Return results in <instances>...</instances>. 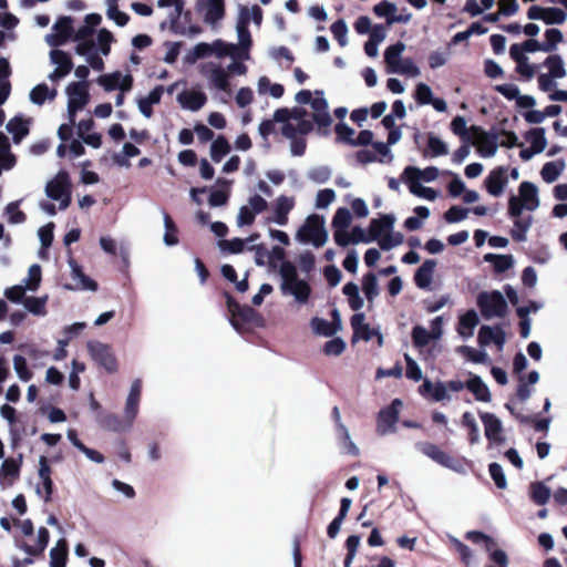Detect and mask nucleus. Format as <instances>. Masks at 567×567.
<instances>
[{
    "label": "nucleus",
    "mask_w": 567,
    "mask_h": 567,
    "mask_svg": "<svg viewBox=\"0 0 567 567\" xmlns=\"http://www.w3.org/2000/svg\"><path fill=\"white\" fill-rule=\"evenodd\" d=\"M141 394H142V380L135 379L131 384V389H130V392H128V395L126 399V404H125V410H124L125 419H127L131 422H133L135 420V417L137 416Z\"/></svg>",
    "instance_id": "412c9836"
},
{
    "label": "nucleus",
    "mask_w": 567,
    "mask_h": 567,
    "mask_svg": "<svg viewBox=\"0 0 567 567\" xmlns=\"http://www.w3.org/2000/svg\"><path fill=\"white\" fill-rule=\"evenodd\" d=\"M56 96V90H49L45 83L35 85L30 92V100L37 105H42L47 99L53 100Z\"/></svg>",
    "instance_id": "a18cd8bd"
},
{
    "label": "nucleus",
    "mask_w": 567,
    "mask_h": 567,
    "mask_svg": "<svg viewBox=\"0 0 567 567\" xmlns=\"http://www.w3.org/2000/svg\"><path fill=\"white\" fill-rule=\"evenodd\" d=\"M477 306L485 319L502 318L507 312V302L497 291H483L477 296Z\"/></svg>",
    "instance_id": "0eeeda50"
},
{
    "label": "nucleus",
    "mask_w": 567,
    "mask_h": 567,
    "mask_svg": "<svg viewBox=\"0 0 567 567\" xmlns=\"http://www.w3.org/2000/svg\"><path fill=\"white\" fill-rule=\"evenodd\" d=\"M395 217L393 215H383L378 219H373L370 224L371 236L379 240L389 230L393 229Z\"/></svg>",
    "instance_id": "72a5a7b5"
},
{
    "label": "nucleus",
    "mask_w": 567,
    "mask_h": 567,
    "mask_svg": "<svg viewBox=\"0 0 567 567\" xmlns=\"http://www.w3.org/2000/svg\"><path fill=\"white\" fill-rule=\"evenodd\" d=\"M352 220L351 213L348 208L340 207L337 209L332 218L333 229H348Z\"/></svg>",
    "instance_id": "13d9d810"
},
{
    "label": "nucleus",
    "mask_w": 567,
    "mask_h": 567,
    "mask_svg": "<svg viewBox=\"0 0 567 567\" xmlns=\"http://www.w3.org/2000/svg\"><path fill=\"white\" fill-rule=\"evenodd\" d=\"M436 261L434 259H426L421 267L415 271L414 282L417 288L430 290L433 280Z\"/></svg>",
    "instance_id": "393cba45"
},
{
    "label": "nucleus",
    "mask_w": 567,
    "mask_h": 567,
    "mask_svg": "<svg viewBox=\"0 0 567 567\" xmlns=\"http://www.w3.org/2000/svg\"><path fill=\"white\" fill-rule=\"evenodd\" d=\"M477 342L482 348L494 343L497 350L502 351L506 342V333L499 326H482L478 331Z\"/></svg>",
    "instance_id": "2eb2a0df"
},
{
    "label": "nucleus",
    "mask_w": 567,
    "mask_h": 567,
    "mask_svg": "<svg viewBox=\"0 0 567 567\" xmlns=\"http://www.w3.org/2000/svg\"><path fill=\"white\" fill-rule=\"evenodd\" d=\"M509 55L516 62V72L525 80H532L538 71L539 65L532 64L529 59L519 52L517 47L509 48Z\"/></svg>",
    "instance_id": "aec40b11"
},
{
    "label": "nucleus",
    "mask_w": 567,
    "mask_h": 567,
    "mask_svg": "<svg viewBox=\"0 0 567 567\" xmlns=\"http://www.w3.org/2000/svg\"><path fill=\"white\" fill-rule=\"evenodd\" d=\"M21 464L22 454H20L18 458H6L0 467V478L11 477L12 480H17L20 476Z\"/></svg>",
    "instance_id": "c03bdc74"
},
{
    "label": "nucleus",
    "mask_w": 567,
    "mask_h": 567,
    "mask_svg": "<svg viewBox=\"0 0 567 567\" xmlns=\"http://www.w3.org/2000/svg\"><path fill=\"white\" fill-rule=\"evenodd\" d=\"M395 12L396 6L388 1H382L374 7V13L378 17L386 18L389 24L400 21L399 18L394 17Z\"/></svg>",
    "instance_id": "864d4df0"
},
{
    "label": "nucleus",
    "mask_w": 567,
    "mask_h": 567,
    "mask_svg": "<svg viewBox=\"0 0 567 567\" xmlns=\"http://www.w3.org/2000/svg\"><path fill=\"white\" fill-rule=\"evenodd\" d=\"M410 192L421 198L435 200L439 196L437 192L431 187L423 186L419 181L406 179Z\"/></svg>",
    "instance_id": "8fccbe9b"
},
{
    "label": "nucleus",
    "mask_w": 567,
    "mask_h": 567,
    "mask_svg": "<svg viewBox=\"0 0 567 567\" xmlns=\"http://www.w3.org/2000/svg\"><path fill=\"white\" fill-rule=\"evenodd\" d=\"M331 321L315 317L311 319V328L318 336L332 337L341 329V318L337 309L331 310Z\"/></svg>",
    "instance_id": "f3484780"
},
{
    "label": "nucleus",
    "mask_w": 567,
    "mask_h": 567,
    "mask_svg": "<svg viewBox=\"0 0 567 567\" xmlns=\"http://www.w3.org/2000/svg\"><path fill=\"white\" fill-rule=\"evenodd\" d=\"M485 259L487 261H493L495 270L498 272H504L513 267L514 259L509 255H486Z\"/></svg>",
    "instance_id": "6e6d98bb"
},
{
    "label": "nucleus",
    "mask_w": 567,
    "mask_h": 567,
    "mask_svg": "<svg viewBox=\"0 0 567 567\" xmlns=\"http://www.w3.org/2000/svg\"><path fill=\"white\" fill-rule=\"evenodd\" d=\"M350 506H351L350 498L344 497L341 499V506L339 509V514L333 518V520L329 524V526L327 528V534L330 538H334L338 535L341 524H342L347 513L350 509Z\"/></svg>",
    "instance_id": "79ce46f5"
},
{
    "label": "nucleus",
    "mask_w": 567,
    "mask_h": 567,
    "mask_svg": "<svg viewBox=\"0 0 567 567\" xmlns=\"http://www.w3.org/2000/svg\"><path fill=\"white\" fill-rule=\"evenodd\" d=\"M52 62L58 68L49 75L50 80L55 81L68 75L73 69V62L70 55L62 50H53L51 52Z\"/></svg>",
    "instance_id": "5701e85b"
},
{
    "label": "nucleus",
    "mask_w": 567,
    "mask_h": 567,
    "mask_svg": "<svg viewBox=\"0 0 567 567\" xmlns=\"http://www.w3.org/2000/svg\"><path fill=\"white\" fill-rule=\"evenodd\" d=\"M178 101L183 105V107L188 109L190 111H198L205 105L207 97L203 92L189 91L181 93L178 95Z\"/></svg>",
    "instance_id": "7c9ffc66"
},
{
    "label": "nucleus",
    "mask_w": 567,
    "mask_h": 567,
    "mask_svg": "<svg viewBox=\"0 0 567 567\" xmlns=\"http://www.w3.org/2000/svg\"><path fill=\"white\" fill-rule=\"evenodd\" d=\"M529 496L535 504L545 505L551 496V491L543 482H535L529 486Z\"/></svg>",
    "instance_id": "37998d69"
},
{
    "label": "nucleus",
    "mask_w": 567,
    "mask_h": 567,
    "mask_svg": "<svg viewBox=\"0 0 567 567\" xmlns=\"http://www.w3.org/2000/svg\"><path fill=\"white\" fill-rule=\"evenodd\" d=\"M224 297L230 313L231 326L237 331H241L246 327H264L265 320L257 310L248 305H240L228 291H224Z\"/></svg>",
    "instance_id": "f03ea898"
},
{
    "label": "nucleus",
    "mask_w": 567,
    "mask_h": 567,
    "mask_svg": "<svg viewBox=\"0 0 567 567\" xmlns=\"http://www.w3.org/2000/svg\"><path fill=\"white\" fill-rule=\"evenodd\" d=\"M296 238L302 244H312L316 248L322 247L328 239L324 218L318 214L308 216L298 229Z\"/></svg>",
    "instance_id": "39448f33"
},
{
    "label": "nucleus",
    "mask_w": 567,
    "mask_h": 567,
    "mask_svg": "<svg viewBox=\"0 0 567 567\" xmlns=\"http://www.w3.org/2000/svg\"><path fill=\"white\" fill-rule=\"evenodd\" d=\"M293 198H289L285 195H280L275 203L274 215L267 218L268 223H276L280 226H285L288 223V215L293 208Z\"/></svg>",
    "instance_id": "4be33fe9"
},
{
    "label": "nucleus",
    "mask_w": 567,
    "mask_h": 567,
    "mask_svg": "<svg viewBox=\"0 0 567 567\" xmlns=\"http://www.w3.org/2000/svg\"><path fill=\"white\" fill-rule=\"evenodd\" d=\"M70 176L68 172L60 171L45 186L48 197L60 202V209H65L71 203Z\"/></svg>",
    "instance_id": "6e6552de"
},
{
    "label": "nucleus",
    "mask_w": 567,
    "mask_h": 567,
    "mask_svg": "<svg viewBox=\"0 0 567 567\" xmlns=\"http://www.w3.org/2000/svg\"><path fill=\"white\" fill-rule=\"evenodd\" d=\"M540 205L538 187L532 182H522L518 187V195L508 198V216L517 217L523 210L535 212Z\"/></svg>",
    "instance_id": "7ed1b4c3"
},
{
    "label": "nucleus",
    "mask_w": 567,
    "mask_h": 567,
    "mask_svg": "<svg viewBox=\"0 0 567 567\" xmlns=\"http://www.w3.org/2000/svg\"><path fill=\"white\" fill-rule=\"evenodd\" d=\"M310 105L313 110V121L316 124L321 128H328L331 123L332 118L328 112V102L323 97V91L317 90L315 91V97H312Z\"/></svg>",
    "instance_id": "dca6fc26"
},
{
    "label": "nucleus",
    "mask_w": 567,
    "mask_h": 567,
    "mask_svg": "<svg viewBox=\"0 0 567 567\" xmlns=\"http://www.w3.org/2000/svg\"><path fill=\"white\" fill-rule=\"evenodd\" d=\"M13 367H14V370H16L18 377L22 381L27 382L32 379L33 373L28 369L27 360L24 357H22L20 354H16L13 357Z\"/></svg>",
    "instance_id": "e2e57ef3"
},
{
    "label": "nucleus",
    "mask_w": 567,
    "mask_h": 567,
    "mask_svg": "<svg viewBox=\"0 0 567 567\" xmlns=\"http://www.w3.org/2000/svg\"><path fill=\"white\" fill-rule=\"evenodd\" d=\"M357 340L362 339L365 341L372 340L374 337L377 338V346L381 347L383 343V337L379 330L374 328H370L363 323V316L357 313Z\"/></svg>",
    "instance_id": "c9c22d12"
},
{
    "label": "nucleus",
    "mask_w": 567,
    "mask_h": 567,
    "mask_svg": "<svg viewBox=\"0 0 567 567\" xmlns=\"http://www.w3.org/2000/svg\"><path fill=\"white\" fill-rule=\"evenodd\" d=\"M230 152V144L227 138L223 135L217 136V138L212 143L210 146V156L215 163H219L224 156H226Z\"/></svg>",
    "instance_id": "de8ad7c7"
},
{
    "label": "nucleus",
    "mask_w": 567,
    "mask_h": 567,
    "mask_svg": "<svg viewBox=\"0 0 567 567\" xmlns=\"http://www.w3.org/2000/svg\"><path fill=\"white\" fill-rule=\"evenodd\" d=\"M362 291L369 301H372L379 295L375 275L369 274L362 279Z\"/></svg>",
    "instance_id": "4d7b16f0"
},
{
    "label": "nucleus",
    "mask_w": 567,
    "mask_h": 567,
    "mask_svg": "<svg viewBox=\"0 0 567 567\" xmlns=\"http://www.w3.org/2000/svg\"><path fill=\"white\" fill-rule=\"evenodd\" d=\"M457 353L462 354L466 360L473 363H488L489 357L485 350H476L470 346H461Z\"/></svg>",
    "instance_id": "49530a36"
},
{
    "label": "nucleus",
    "mask_w": 567,
    "mask_h": 567,
    "mask_svg": "<svg viewBox=\"0 0 567 567\" xmlns=\"http://www.w3.org/2000/svg\"><path fill=\"white\" fill-rule=\"evenodd\" d=\"M87 349L93 361L107 373H115L117 371V360L111 346L94 341L89 342Z\"/></svg>",
    "instance_id": "1a4fd4ad"
},
{
    "label": "nucleus",
    "mask_w": 567,
    "mask_h": 567,
    "mask_svg": "<svg viewBox=\"0 0 567 567\" xmlns=\"http://www.w3.org/2000/svg\"><path fill=\"white\" fill-rule=\"evenodd\" d=\"M69 556V544L65 538L56 542L50 550V567H65Z\"/></svg>",
    "instance_id": "c756f323"
},
{
    "label": "nucleus",
    "mask_w": 567,
    "mask_h": 567,
    "mask_svg": "<svg viewBox=\"0 0 567 567\" xmlns=\"http://www.w3.org/2000/svg\"><path fill=\"white\" fill-rule=\"evenodd\" d=\"M404 50L405 44L400 41L386 48L384 51L386 72L416 78L421 74V71L412 59L402 58Z\"/></svg>",
    "instance_id": "20e7f679"
},
{
    "label": "nucleus",
    "mask_w": 567,
    "mask_h": 567,
    "mask_svg": "<svg viewBox=\"0 0 567 567\" xmlns=\"http://www.w3.org/2000/svg\"><path fill=\"white\" fill-rule=\"evenodd\" d=\"M100 426L104 430L112 432H123L132 426L131 421L123 420L120 415L114 413H102L97 416Z\"/></svg>",
    "instance_id": "a878e982"
},
{
    "label": "nucleus",
    "mask_w": 567,
    "mask_h": 567,
    "mask_svg": "<svg viewBox=\"0 0 567 567\" xmlns=\"http://www.w3.org/2000/svg\"><path fill=\"white\" fill-rule=\"evenodd\" d=\"M466 388L474 394L475 399L482 402L491 401V393L487 385L477 375H473L467 382Z\"/></svg>",
    "instance_id": "58836bf2"
},
{
    "label": "nucleus",
    "mask_w": 567,
    "mask_h": 567,
    "mask_svg": "<svg viewBox=\"0 0 567 567\" xmlns=\"http://www.w3.org/2000/svg\"><path fill=\"white\" fill-rule=\"evenodd\" d=\"M10 224H22L27 219V215L19 209V202H11L6 207Z\"/></svg>",
    "instance_id": "774afa93"
},
{
    "label": "nucleus",
    "mask_w": 567,
    "mask_h": 567,
    "mask_svg": "<svg viewBox=\"0 0 567 567\" xmlns=\"http://www.w3.org/2000/svg\"><path fill=\"white\" fill-rule=\"evenodd\" d=\"M24 307L28 311H30L32 315L35 316H43L45 315V303L47 298H39V297H27L24 299Z\"/></svg>",
    "instance_id": "680f3d73"
},
{
    "label": "nucleus",
    "mask_w": 567,
    "mask_h": 567,
    "mask_svg": "<svg viewBox=\"0 0 567 567\" xmlns=\"http://www.w3.org/2000/svg\"><path fill=\"white\" fill-rule=\"evenodd\" d=\"M164 226H165V234H164V243L167 246H175L178 244V227L171 217V215L166 212H164Z\"/></svg>",
    "instance_id": "09e8293b"
},
{
    "label": "nucleus",
    "mask_w": 567,
    "mask_h": 567,
    "mask_svg": "<svg viewBox=\"0 0 567 567\" xmlns=\"http://www.w3.org/2000/svg\"><path fill=\"white\" fill-rule=\"evenodd\" d=\"M419 449L424 455L441 466L450 468L456 473L464 472L463 465L450 454L441 450L437 445L433 443H421Z\"/></svg>",
    "instance_id": "9b49d317"
},
{
    "label": "nucleus",
    "mask_w": 567,
    "mask_h": 567,
    "mask_svg": "<svg viewBox=\"0 0 567 567\" xmlns=\"http://www.w3.org/2000/svg\"><path fill=\"white\" fill-rule=\"evenodd\" d=\"M449 539L453 547L456 549V551L460 554L462 561L465 565H471L474 560V555L471 548L454 536L450 535Z\"/></svg>",
    "instance_id": "bf43d9fd"
},
{
    "label": "nucleus",
    "mask_w": 567,
    "mask_h": 567,
    "mask_svg": "<svg viewBox=\"0 0 567 567\" xmlns=\"http://www.w3.org/2000/svg\"><path fill=\"white\" fill-rule=\"evenodd\" d=\"M514 219V226L511 230V235L514 240L516 241H525L526 240V234L529 230L532 224H533V217L532 216H517L512 217Z\"/></svg>",
    "instance_id": "e433bc0d"
},
{
    "label": "nucleus",
    "mask_w": 567,
    "mask_h": 567,
    "mask_svg": "<svg viewBox=\"0 0 567 567\" xmlns=\"http://www.w3.org/2000/svg\"><path fill=\"white\" fill-rule=\"evenodd\" d=\"M402 406L403 402L400 399H394L391 405L379 412L377 430L380 434L386 435L395 432Z\"/></svg>",
    "instance_id": "9d476101"
},
{
    "label": "nucleus",
    "mask_w": 567,
    "mask_h": 567,
    "mask_svg": "<svg viewBox=\"0 0 567 567\" xmlns=\"http://www.w3.org/2000/svg\"><path fill=\"white\" fill-rule=\"evenodd\" d=\"M73 19L71 17L64 16L58 19L53 29L56 31L54 37L53 45H61L65 43L74 33L73 29Z\"/></svg>",
    "instance_id": "cd10ccee"
},
{
    "label": "nucleus",
    "mask_w": 567,
    "mask_h": 567,
    "mask_svg": "<svg viewBox=\"0 0 567 567\" xmlns=\"http://www.w3.org/2000/svg\"><path fill=\"white\" fill-rule=\"evenodd\" d=\"M540 66L547 70L544 73H539L537 79L538 87L543 92L553 91L557 86L556 81L567 75L564 60L558 54L547 56Z\"/></svg>",
    "instance_id": "423d86ee"
},
{
    "label": "nucleus",
    "mask_w": 567,
    "mask_h": 567,
    "mask_svg": "<svg viewBox=\"0 0 567 567\" xmlns=\"http://www.w3.org/2000/svg\"><path fill=\"white\" fill-rule=\"evenodd\" d=\"M331 33L333 34V38L337 40L340 47H344L347 44V33L348 28L346 22L342 19L337 20L332 23Z\"/></svg>",
    "instance_id": "338daca9"
},
{
    "label": "nucleus",
    "mask_w": 567,
    "mask_h": 567,
    "mask_svg": "<svg viewBox=\"0 0 567 567\" xmlns=\"http://www.w3.org/2000/svg\"><path fill=\"white\" fill-rule=\"evenodd\" d=\"M285 256V249L280 246H274L271 252H269V258L282 261L279 270L282 279L281 291L285 295H292L298 302L306 303L310 297L311 288L307 281L298 278L296 266L291 261L284 260Z\"/></svg>",
    "instance_id": "f257e3e1"
},
{
    "label": "nucleus",
    "mask_w": 567,
    "mask_h": 567,
    "mask_svg": "<svg viewBox=\"0 0 567 567\" xmlns=\"http://www.w3.org/2000/svg\"><path fill=\"white\" fill-rule=\"evenodd\" d=\"M567 19L566 12L556 7L546 8L545 20L546 24H563Z\"/></svg>",
    "instance_id": "0e129e2a"
},
{
    "label": "nucleus",
    "mask_w": 567,
    "mask_h": 567,
    "mask_svg": "<svg viewBox=\"0 0 567 567\" xmlns=\"http://www.w3.org/2000/svg\"><path fill=\"white\" fill-rule=\"evenodd\" d=\"M462 424L463 426L467 427L468 433V440L471 444H477L481 441V434L478 425L475 421L474 415L471 412H465L462 416Z\"/></svg>",
    "instance_id": "603ef678"
},
{
    "label": "nucleus",
    "mask_w": 567,
    "mask_h": 567,
    "mask_svg": "<svg viewBox=\"0 0 567 567\" xmlns=\"http://www.w3.org/2000/svg\"><path fill=\"white\" fill-rule=\"evenodd\" d=\"M508 184V169L505 166L496 167L491 171L484 181V185L489 195L499 197Z\"/></svg>",
    "instance_id": "4468645a"
},
{
    "label": "nucleus",
    "mask_w": 567,
    "mask_h": 567,
    "mask_svg": "<svg viewBox=\"0 0 567 567\" xmlns=\"http://www.w3.org/2000/svg\"><path fill=\"white\" fill-rule=\"evenodd\" d=\"M205 8V21L208 23H215L225 16L224 0H207Z\"/></svg>",
    "instance_id": "a19ab883"
},
{
    "label": "nucleus",
    "mask_w": 567,
    "mask_h": 567,
    "mask_svg": "<svg viewBox=\"0 0 567 567\" xmlns=\"http://www.w3.org/2000/svg\"><path fill=\"white\" fill-rule=\"evenodd\" d=\"M403 175L405 179L433 182L439 177V169L435 166H429L424 169L409 166L404 169Z\"/></svg>",
    "instance_id": "2f4dec72"
},
{
    "label": "nucleus",
    "mask_w": 567,
    "mask_h": 567,
    "mask_svg": "<svg viewBox=\"0 0 567 567\" xmlns=\"http://www.w3.org/2000/svg\"><path fill=\"white\" fill-rule=\"evenodd\" d=\"M433 340L429 330L422 326H415L412 329V341L416 348H424Z\"/></svg>",
    "instance_id": "052dcab7"
},
{
    "label": "nucleus",
    "mask_w": 567,
    "mask_h": 567,
    "mask_svg": "<svg viewBox=\"0 0 567 567\" xmlns=\"http://www.w3.org/2000/svg\"><path fill=\"white\" fill-rule=\"evenodd\" d=\"M565 169V163L563 161H553L544 164L540 176L547 184L556 182Z\"/></svg>",
    "instance_id": "4c0bfd02"
},
{
    "label": "nucleus",
    "mask_w": 567,
    "mask_h": 567,
    "mask_svg": "<svg viewBox=\"0 0 567 567\" xmlns=\"http://www.w3.org/2000/svg\"><path fill=\"white\" fill-rule=\"evenodd\" d=\"M480 323L478 315L475 310H467L465 313L460 316L456 331L461 338L467 340L473 337L474 330Z\"/></svg>",
    "instance_id": "b1692460"
},
{
    "label": "nucleus",
    "mask_w": 567,
    "mask_h": 567,
    "mask_svg": "<svg viewBox=\"0 0 567 567\" xmlns=\"http://www.w3.org/2000/svg\"><path fill=\"white\" fill-rule=\"evenodd\" d=\"M473 145L477 148L480 156L484 158L493 157L498 148L497 136L473 126Z\"/></svg>",
    "instance_id": "f8f14e48"
},
{
    "label": "nucleus",
    "mask_w": 567,
    "mask_h": 567,
    "mask_svg": "<svg viewBox=\"0 0 567 567\" xmlns=\"http://www.w3.org/2000/svg\"><path fill=\"white\" fill-rule=\"evenodd\" d=\"M480 416L484 425L485 436L489 441L488 447L502 445L505 442L502 421L495 414L489 412L481 413Z\"/></svg>",
    "instance_id": "ddd939ff"
},
{
    "label": "nucleus",
    "mask_w": 567,
    "mask_h": 567,
    "mask_svg": "<svg viewBox=\"0 0 567 567\" xmlns=\"http://www.w3.org/2000/svg\"><path fill=\"white\" fill-rule=\"evenodd\" d=\"M525 138L530 144V147L537 153L544 152L547 146L546 131L544 127L529 130L526 133Z\"/></svg>",
    "instance_id": "ea45409f"
},
{
    "label": "nucleus",
    "mask_w": 567,
    "mask_h": 567,
    "mask_svg": "<svg viewBox=\"0 0 567 567\" xmlns=\"http://www.w3.org/2000/svg\"><path fill=\"white\" fill-rule=\"evenodd\" d=\"M89 83L86 81L72 82L66 87V94L69 96V104H72V109L82 110L89 102Z\"/></svg>",
    "instance_id": "a211bd4d"
},
{
    "label": "nucleus",
    "mask_w": 567,
    "mask_h": 567,
    "mask_svg": "<svg viewBox=\"0 0 567 567\" xmlns=\"http://www.w3.org/2000/svg\"><path fill=\"white\" fill-rule=\"evenodd\" d=\"M403 239L404 238L401 233L391 229L382 236L378 243L383 250H391L392 248L400 246L403 243Z\"/></svg>",
    "instance_id": "5fc2aeb1"
},
{
    "label": "nucleus",
    "mask_w": 567,
    "mask_h": 567,
    "mask_svg": "<svg viewBox=\"0 0 567 567\" xmlns=\"http://www.w3.org/2000/svg\"><path fill=\"white\" fill-rule=\"evenodd\" d=\"M205 75L214 87L224 92L229 91V75L221 66H213L209 73L205 72Z\"/></svg>",
    "instance_id": "f704fd0d"
},
{
    "label": "nucleus",
    "mask_w": 567,
    "mask_h": 567,
    "mask_svg": "<svg viewBox=\"0 0 567 567\" xmlns=\"http://www.w3.org/2000/svg\"><path fill=\"white\" fill-rule=\"evenodd\" d=\"M50 540V533L45 527H40L38 530V539L34 546L22 543L20 548L29 556H42Z\"/></svg>",
    "instance_id": "c85d7f7f"
},
{
    "label": "nucleus",
    "mask_w": 567,
    "mask_h": 567,
    "mask_svg": "<svg viewBox=\"0 0 567 567\" xmlns=\"http://www.w3.org/2000/svg\"><path fill=\"white\" fill-rule=\"evenodd\" d=\"M99 83L107 92L120 89L122 92L130 91L133 85L132 75H122L121 72L116 71L111 74H104L99 78Z\"/></svg>",
    "instance_id": "6ab92c4d"
},
{
    "label": "nucleus",
    "mask_w": 567,
    "mask_h": 567,
    "mask_svg": "<svg viewBox=\"0 0 567 567\" xmlns=\"http://www.w3.org/2000/svg\"><path fill=\"white\" fill-rule=\"evenodd\" d=\"M420 393L423 396H430L435 402L450 400L447 386L443 382L432 383L426 379L420 386Z\"/></svg>",
    "instance_id": "bb28decb"
},
{
    "label": "nucleus",
    "mask_w": 567,
    "mask_h": 567,
    "mask_svg": "<svg viewBox=\"0 0 567 567\" xmlns=\"http://www.w3.org/2000/svg\"><path fill=\"white\" fill-rule=\"evenodd\" d=\"M427 152L431 157H437L449 154L447 144L434 134L427 136Z\"/></svg>",
    "instance_id": "3c124183"
},
{
    "label": "nucleus",
    "mask_w": 567,
    "mask_h": 567,
    "mask_svg": "<svg viewBox=\"0 0 567 567\" xmlns=\"http://www.w3.org/2000/svg\"><path fill=\"white\" fill-rule=\"evenodd\" d=\"M107 18L113 20L118 27H124L130 21V16L121 11L116 3H110L107 8Z\"/></svg>",
    "instance_id": "69168bd1"
},
{
    "label": "nucleus",
    "mask_w": 567,
    "mask_h": 567,
    "mask_svg": "<svg viewBox=\"0 0 567 567\" xmlns=\"http://www.w3.org/2000/svg\"><path fill=\"white\" fill-rule=\"evenodd\" d=\"M7 130L12 134L13 142L19 144L29 134V121L22 116H14L8 122Z\"/></svg>",
    "instance_id": "473e14b6"
}]
</instances>
